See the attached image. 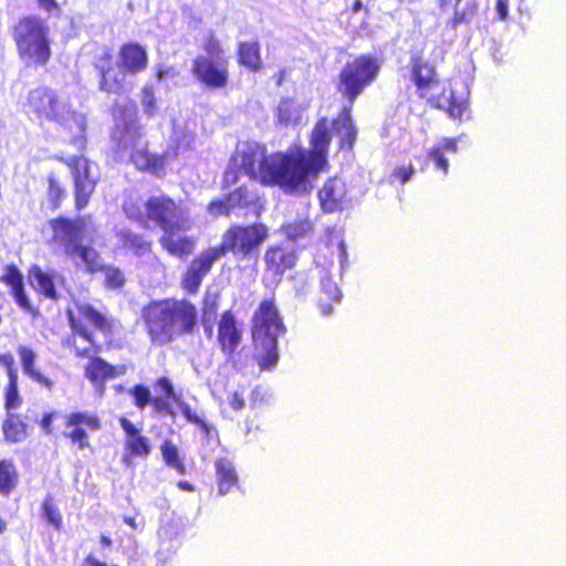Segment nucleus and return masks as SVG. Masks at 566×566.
Masks as SVG:
<instances>
[{
	"label": "nucleus",
	"mask_w": 566,
	"mask_h": 566,
	"mask_svg": "<svg viewBox=\"0 0 566 566\" xmlns=\"http://www.w3.org/2000/svg\"><path fill=\"white\" fill-rule=\"evenodd\" d=\"M331 142L328 119L321 117L310 134V148L293 146L274 159L262 147H249L232 157V161L263 186H279L285 192H307L313 181L331 168Z\"/></svg>",
	"instance_id": "1"
},
{
	"label": "nucleus",
	"mask_w": 566,
	"mask_h": 566,
	"mask_svg": "<svg viewBox=\"0 0 566 566\" xmlns=\"http://www.w3.org/2000/svg\"><path fill=\"white\" fill-rule=\"evenodd\" d=\"M67 319L72 335L67 338V345L75 357L88 361L84 367V376L92 384L94 389L103 394L106 382L126 374L125 365H112L98 354L102 345L96 340L94 333L86 326L88 322L96 331L104 335L114 333V321L99 312L88 303H75V311L67 310Z\"/></svg>",
	"instance_id": "2"
},
{
	"label": "nucleus",
	"mask_w": 566,
	"mask_h": 566,
	"mask_svg": "<svg viewBox=\"0 0 566 566\" xmlns=\"http://www.w3.org/2000/svg\"><path fill=\"white\" fill-rule=\"evenodd\" d=\"M269 227L263 222L232 223L222 233L219 244L210 245L197 254L180 277V287L189 295L198 293L205 277L216 262L232 254L237 260H247L258 254L269 239Z\"/></svg>",
	"instance_id": "3"
},
{
	"label": "nucleus",
	"mask_w": 566,
	"mask_h": 566,
	"mask_svg": "<svg viewBox=\"0 0 566 566\" xmlns=\"http://www.w3.org/2000/svg\"><path fill=\"white\" fill-rule=\"evenodd\" d=\"M140 322L151 345L167 346L199 327L197 305L186 297L154 298L140 308Z\"/></svg>",
	"instance_id": "4"
},
{
	"label": "nucleus",
	"mask_w": 566,
	"mask_h": 566,
	"mask_svg": "<svg viewBox=\"0 0 566 566\" xmlns=\"http://www.w3.org/2000/svg\"><path fill=\"white\" fill-rule=\"evenodd\" d=\"M153 388L155 395H151L150 388L144 384H135L130 387L128 394L137 409L144 410L150 407L157 415L175 417L176 411L172 405H176L187 421L197 426L206 439H218L216 427L195 412L190 405L184 401L181 395L175 390L172 380L169 377L160 376L156 378L153 382Z\"/></svg>",
	"instance_id": "5"
},
{
	"label": "nucleus",
	"mask_w": 566,
	"mask_h": 566,
	"mask_svg": "<svg viewBox=\"0 0 566 566\" xmlns=\"http://www.w3.org/2000/svg\"><path fill=\"white\" fill-rule=\"evenodd\" d=\"M125 216L143 228L155 226L164 231H188L192 222L181 200L165 192L151 195L143 201L128 199L123 203Z\"/></svg>",
	"instance_id": "6"
},
{
	"label": "nucleus",
	"mask_w": 566,
	"mask_h": 566,
	"mask_svg": "<svg viewBox=\"0 0 566 566\" xmlns=\"http://www.w3.org/2000/svg\"><path fill=\"white\" fill-rule=\"evenodd\" d=\"M409 72L410 81L420 99H424L434 108L446 111L452 118H461L468 108V103L461 97H455L451 90L441 87L434 64L422 54L415 53L410 56Z\"/></svg>",
	"instance_id": "7"
},
{
	"label": "nucleus",
	"mask_w": 566,
	"mask_h": 566,
	"mask_svg": "<svg viewBox=\"0 0 566 566\" xmlns=\"http://www.w3.org/2000/svg\"><path fill=\"white\" fill-rule=\"evenodd\" d=\"M10 35L25 66H45L52 57L50 28L36 14H24L11 27Z\"/></svg>",
	"instance_id": "8"
},
{
	"label": "nucleus",
	"mask_w": 566,
	"mask_h": 566,
	"mask_svg": "<svg viewBox=\"0 0 566 566\" xmlns=\"http://www.w3.org/2000/svg\"><path fill=\"white\" fill-rule=\"evenodd\" d=\"M286 332L274 294L263 298L251 318V334L263 355L259 360L261 369H272L279 360L277 338Z\"/></svg>",
	"instance_id": "9"
},
{
	"label": "nucleus",
	"mask_w": 566,
	"mask_h": 566,
	"mask_svg": "<svg viewBox=\"0 0 566 566\" xmlns=\"http://www.w3.org/2000/svg\"><path fill=\"white\" fill-rule=\"evenodd\" d=\"M200 49L205 54H198L191 60L190 74L203 88L210 91L223 90L229 85V56L222 42L213 32H209Z\"/></svg>",
	"instance_id": "10"
},
{
	"label": "nucleus",
	"mask_w": 566,
	"mask_h": 566,
	"mask_svg": "<svg viewBox=\"0 0 566 566\" xmlns=\"http://www.w3.org/2000/svg\"><path fill=\"white\" fill-rule=\"evenodd\" d=\"M380 61L371 54H361L345 63L335 81L336 92L346 104L354 102L370 86L380 73Z\"/></svg>",
	"instance_id": "11"
},
{
	"label": "nucleus",
	"mask_w": 566,
	"mask_h": 566,
	"mask_svg": "<svg viewBox=\"0 0 566 566\" xmlns=\"http://www.w3.org/2000/svg\"><path fill=\"white\" fill-rule=\"evenodd\" d=\"M63 438L76 451H93L90 434L102 429V419L95 412L75 410L62 416Z\"/></svg>",
	"instance_id": "12"
},
{
	"label": "nucleus",
	"mask_w": 566,
	"mask_h": 566,
	"mask_svg": "<svg viewBox=\"0 0 566 566\" xmlns=\"http://www.w3.org/2000/svg\"><path fill=\"white\" fill-rule=\"evenodd\" d=\"M71 172L74 187V208L81 211L86 208L95 192L98 179L92 175V163L82 155L56 157Z\"/></svg>",
	"instance_id": "13"
},
{
	"label": "nucleus",
	"mask_w": 566,
	"mask_h": 566,
	"mask_svg": "<svg viewBox=\"0 0 566 566\" xmlns=\"http://www.w3.org/2000/svg\"><path fill=\"white\" fill-rule=\"evenodd\" d=\"M27 107L39 120L62 123L70 112L69 104L62 101L53 88L42 85L28 93Z\"/></svg>",
	"instance_id": "14"
},
{
	"label": "nucleus",
	"mask_w": 566,
	"mask_h": 566,
	"mask_svg": "<svg viewBox=\"0 0 566 566\" xmlns=\"http://www.w3.org/2000/svg\"><path fill=\"white\" fill-rule=\"evenodd\" d=\"M93 66L97 74L98 90L107 95H122L128 91L126 77L129 75L115 61L111 49H105L95 57Z\"/></svg>",
	"instance_id": "15"
},
{
	"label": "nucleus",
	"mask_w": 566,
	"mask_h": 566,
	"mask_svg": "<svg viewBox=\"0 0 566 566\" xmlns=\"http://www.w3.org/2000/svg\"><path fill=\"white\" fill-rule=\"evenodd\" d=\"M297 261L296 249L284 242L268 245L263 253L264 272L276 281H281L287 271L293 270Z\"/></svg>",
	"instance_id": "16"
},
{
	"label": "nucleus",
	"mask_w": 566,
	"mask_h": 566,
	"mask_svg": "<svg viewBox=\"0 0 566 566\" xmlns=\"http://www.w3.org/2000/svg\"><path fill=\"white\" fill-rule=\"evenodd\" d=\"M242 329L231 310L223 311L217 322V345L227 358H234L242 342Z\"/></svg>",
	"instance_id": "17"
},
{
	"label": "nucleus",
	"mask_w": 566,
	"mask_h": 566,
	"mask_svg": "<svg viewBox=\"0 0 566 566\" xmlns=\"http://www.w3.org/2000/svg\"><path fill=\"white\" fill-rule=\"evenodd\" d=\"M317 198L324 213L343 211L350 202L347 185L338 176H333L325 180L317 192Z\"/></svg>",
	"instance_id": "18"
},
{
	"label": "nucleus",
	"mask_w": 566,
	"mask_h": 566,
	"mask_svg": "<svg viewBox=\"0 0 566 566\" xmlns=\"http://www.w3.org/2000/svg\"><path fill=\"white\" fill-rule=\"evenodd\" d=\"M52 230V241L61 243L63 251L67 255V250L72 244H80L85 228L83 218H69L59 216L49 220Z\"/></svg>",
	"instance_id": "19"
},
{
	"label": "nucleus",
	"mask_w": 566,
	"mask_h": 566,
	"mask_svg": "<svg viewBox=\"0 0 566 566\" xmlns=\"http://www.w3.org/2000/svg\"><path fill=\"white\" fill-rule=\"evenodd\" d=\"M119 424L126 434L125 452L122 461L129 467L133 458H147L150 454L151 443L149 439L142 433V430L127 418H119Z\"/></svg>",
	"instance_id": "20"
},
{
	"label": "nucleus",
	"mask_w": 566,
	"mask_h": 566,
	"mask_svg": "<svg viewBox=\"0 0 566 566\" xmlns=\"http://www.w3.org/2000/svg\"><path fill=\"white\" fill-rule=\"evenodd\" d=\"M0 283L10 289V294L20 308L30 313L32 316L39 315V308L34 307L28 298L23 274L15 264H7L3 268V273L0 275Z\"/></svg>",
	"instance_id": "21"
},
{
	"label": "nucleus",
	"mask_w": 566,
	"mask_h": 566,
	"mask_svg": "<svg viewBox=\"0 0 566 566\" xmlns=\"http://www.w3.org/2000/svg\"><path fill=\"white\" fill-rule=\"evenodd\" d=\"M353 105L345 104L337 116L332 120V130L338 138L339 150H353L357 137L358 128L352 116Z\"/></svg>",
	"instance_id": "22"
},
{
	"label": "nucleus",
	"mask_w": 566,
	"mask_h": 566,
	"mask_svg": "<svg viewBox=\"0 0 566 566\" xmlns=\"http://www.w3.org/2000/svg\"><path fill=\"white\" fill-rule=\"evenodd\" d=\"M117 62L129 75H137L147 70L149 57L144 45L128 41L119 46Z\"/></svg>",
	"instance_id": "23"
},
{
	"label": "nucleus",
	"mask_w": 566,
	"mask_h": 566,
	"mask_svg": "<svg viewBox=\"0 0 566 566\" xmlns=\"http://www.w3.org/2000/svg\"><path fill=\"white\" fill-rule=\"evenodd\" d=\"M175 232L176 231H164L159 238V244L169 255L186 259L193 253L197 239L190 235L175 237Z\"/></svg>",
	"instance_id": "24"
},
{
	"label": "nucleus",
	"mask_w": 566,
	"mask_h": 566,
	"mask_svg": "<svg viewBox=\"0 0 566 566\" xmlns=\"http://www.w3.org/2000/svg\"><path fill=\"white\" fill-rule=\"evenodd\" d=\"M216 481L220 495H226L239 485V475L233 462L227 457L214 460Z\"/></svg>",
	"instance_id": "25"
},
{
	"label": "nucleus",
	"mask_w": 566,
	"mask_h": 566,
	"mask_svg": "<svg viewBox=\"0 0 566 566\" xmlns=\"http://www.w3.org/2000/svg\"><path fill=\"white\" fill-rule=\"evenodd\" d=\"M237 61L239 65L252 73L260 72L263 69L260 42L258 40L239 42Z\"/></svg>",
	"instance_id": "26"
},
{
	"label": "nucleus",
	"mask_w": 566,
	"mask_h": 566,
	"mask_svg": "<svg viewBox=\"0 0 566 566\" xmlns=\"http://www.w3.org/2000/svg\"><path fill=\"white\" fill-rule=\"evenodd\" d=\"M109 114L115 122V130L120 132V137L126 132L137 129L135 125L137 119V105L135 102H129L128 104L115 103L109 108Z\"/></svg>",
	"instance_id": "27"
},
{
	"label": "nucleus",
	"mask_w": 566,
	"mask_h": 566,
	"mask_svg": "<svg viewBox=\"0 0 566 566\" xmlns=\"http://www.w3.org/2000/svg\"><path fill=\"white\" fill-rule=\"evenodd\" d=\"M18 354L23 373L33 381L51 391L54 387V381L35 368L36 354L34 350L28 346L21 345L18 347Z\"/></svg>",
	"instance_id": "28"
},
{
	"label": "nucleus",
	"mask_w": 566,
	"mask_h": 566,
	"mask_svg": "<svg viewBox=\"0 0 566 566\" xmlns=\"http://www.w3.org/2000/svg\"><path fill=\"white\" fill-rule=\"evenodd\" d=\"M130 160L139 171L158 175L165 168L166 155L153 154L146 148H140L130 154Z\"/></svg>",
	"instance_id": "29"
},
{
	"label": "nucleus",
	"mask_w": 566,
	"mask_h": 566,
	"mask_svg": "<svg viewBox=\"0 0 566 566\" xmlns=\"http://www.w3.org/2000/svg\"><path fill=\"white\" fill-rule=\"evenodd\" d=\"M20 484V472L12 459H0V495L8 497Z\"/></svg>",
	"instance_id": "30"
},
{
	"label": "nucleus",
	"mask_w": 566,
	"mask_h": 566,
	"mask_svg": "<svg viewBox=\"0 0 566 566\" xmlns=\"http://www.w3.org/2000/svg\"><path fill=\"white\" fill-rule=\"evenodd\" d=\"M69 256H78L81 261L85 264L86 271L90 273H97L103 271L104 264L102 263V259L99 253L88 245L83 244H72L67 250Z\"/></svg>",
	"instance_id": "31"
},
{
	"label": "nucleus",
	"mask_w": 566,
	"mask_h": 566,
	"mask_svg": "<svg viewBox=\"0 0 566 566\" xmlns=\"http://www.w3.org/2000/svg\"><path fill=\"white\" fill-rule=\"evenodd\" d=\"M118 237L122 248L133 252L136 255H144L151 251V240H148L142 233H136L132 230H123L119 232Z\"/></svg>",
	"instance_id": "32"
},
{
	"label": "nucleus",
	"mask_w": 566,
	"mask_h": 566,
	"mask_svg": "<svg viewBox=\"0 0 566 566\" xmlns=\"http://www.w3.org/2000/svg\"><path fill=\"white\" fill-rule=\"evenodd\" d=\"M28 424L19 415L8 412L2 422V432L4 439L9 442L17 443L27 437Z\"/></svg>",
	"instance_id": "33"
},
{
	"label": "nucleus",
	"mask_w": 566,
	"mask_h": 566,
	"mask_svg": "<svg viewBox=\"0 0 566 566\" xmlns=\"http://www.w3.org/2000/svg\"><path fill=\"white\" fill-rule=\"evenodd\" d=\"M160 452L164 463L168 468L174 469L178 474L181 475L187 473L184 458L181 457L178 447L170 439H165L161 442Z\"/></svg>",
	"instance_id": "34"
},
{
	"label": "nucleus",
	"mask_w": 566,
	"mask_h": 566,
	"mask_svg": "<svg viewBox=\"0 0 566 566\" xmlns=\"http://www.w3.org/2000/svg\"><path fill=\"white\" fill-rule=\"evenodd\" d=\"M30 276L34 280L35 290L48 298L56 300L57 292L54 284L53 275L44 272L39 266H33L30 271Z\"/></svg>",
	"instance_id": "35"
},
{
	"label": "nucleus",
	"mask_w": 566,
	"mask_h": 566,
	"mask_svg": "<svg viewBox=\"0 0 566 566\" xmlns=\"http://www.w3.org/2000/svg\"><path fill=\"white\" fill-rule=\"evenodd\" d=\"M46 199L51 210H57L61 208L64 199L67 196V190L64 184L57 178L55 174H50L46 177Z\"/></svg>",
	"instance_id": "36"
},
{
	"label": "nucleus",
	"mask_w": 566,
	"mask_h": 566,
	"mask_svg": "<svg viewBox=\"0 0 566 566\" xmlns=\"http://www.w3.org/2000/svg\"><path fill=\"white\" fill-rule=\"evenodd\" d=\"M41 516L45 520L46 524L51 525L54 530H62L63 516L52 494H46L44 496L41 503Z\"/></svg>",
	"instance_id": "37"
},
{
	"label": "nucleus",
	"mask_w": 566,
	"mask_h": 566,
	"mask_svg": "<svg viewBox=\"0 0 566 566\" xmlns=\"http://www.w3.org/2000/svg\"><path fill=\"white\" fill-rule=\"evenodd\" d=\"M301 116L300 107L294 99L290 97L282 98L276 108L277 120L287 126L297 123Z\"/></svg>",
	"instance_id": "38"
},
{
	"label": "nucleus",
	"mask_w": 566,
	"mask_h": 566,
	"mask_svg": "<svg viewBox=\"0 0 566 566\" xmlns=\"http://www.w3.org/2000/svg\"><path fill=\"white\" fill-rule=\"evenodd\" d=\"M221 301V293L217 290L207 289L201 298V313L205 319L216 318Z\"/></svg>",
	"instance_id": "39"
},
{
	"label": "nucleus",
	"mask_w": 566,
	"mask_h": 566,
	"mask_svg": "<svg viewBox=\"0 0 566 566\" xmlns=\"http://www.w3.org/2000/svg\"><path fill=\"white\" fill-rule=\"evenodd\" d=\"M19 377L18 375H11V378H8V384L4 387L3 398H4V409L9 412L11 410L18 409L22 405V397L19 394Z\"/></svg>",
	"instance_id": "40"
},
{
	"label": "nucleus",
	"mask_w": 566,
	"mask_h": 566,
	"mask_svg": "<svg viewBox=\"0 0 566 566\" xmlns=\"http://www.w3.org/2000/svg\"><path fill=\"white\" fill-rule=\"evenodd\" d=\"M340 292L336 286H332L331 289H324L321 292V296L318 298V307L324 315H329L333 313V303H339L340 301Z\"/></svg>",
	"instance_id": "41"
},
{
	"label": "nucleus",
	"mask_w": 566,
	"mask_h": 566,
	"mask_svg": "<svg viewBox=\"0 0 566 566\" xmlns=\"http://www.w3.org/2000/svg\"><path fill=\"white\" fill-rule=\"evenodd\" d=\"M105 275L104 285L109 290H120L125 283V274L117 266H103L102 271Z\"/></svg>",
	"instance_id": "42"
},
{
	"label": "nucleus",
	"mask_w": 566,
	"mask_h": 566,
	"mask_svg": "<svg viewBox=\"0 0 566 566\" xmlns=\"http://www.w3.org/2000/svg\"><path fill=\"white\" fill-rule=\"evenodd\" d=\"M478 2L470 1L461 11H454L453 15L450 18L448 24L451 29H455L458 25L462 23H468L469 20L476 15L478 13Z\"/></svg>",
	"instance_id": "43"
},
{
	"label": "nucleus",
	"mask_w": 566,
	"mask_h": 566,
	"mask_svg": "<svg viewBox=\"0 0 566 566\" xmlns=\"http://www.w3.org/2000/svg\"><path fill=\"white\" fill-rule=\"evenodd\" d=\"M478 2L470 1L461 11H454L453 15L450 18L448 24L451 29H455L458 25L462 23H468L469 20L476 15L478 13Z\"/></svg>",
	"instance_id": "44"
},
{
	"label": "nucleus",
	"mask_w": 566,
	"mask_h": 566,
	"mask_svg": "<svg viewBox=\"0 0 566 566\" xmlns=\"http://www.w3.org/2000/svg\"><path fill=\"white\" fill-rule=\"evenodd\" d=\"M228 199L233 209L235 208H247L252 203L250 198L249 190L245 186H241L235 188L233 191L229 192Z\"/></svg>",
	"instance_id": "45"
},
{
	"label": "nucleus",
	"mask_w": 566,
	"mask_h": 566,
	"mask_svg": "<svg viewBox=\"0 0 566 566\" xmlns=\"http://www.w3.org/2000/svg\"><path fill=\"white\" fill-rule=\"evenodd\" d=\"M427 157L436 165L438 169L442 171L444 176L449 174V161L446 157V154L441 151L440 148L431 147L427 151Z\"/></svg>",
	"instance_id": "46"
},
{
	"label": "nucleus",
	"mask_w": 566,
	"mask_h": 566,
	"mask_svg": "<svg viewBox=\"0 0 566 566\" xmlns=\"http://www.w3.org/2000/svg\"><path fill=\"white\" fill-rule=\"evenodd\" d=\"M231 210H233V208L228 196L223 199H214L208 205V211L213 214L229 216Z\"/></svg>",
	"instance_id": "47"
},
{
	"label": "nucleus",
	"mask_w": 566,
	"mask_h": 566,
	"mask_svg": "<svg viewBox=\"0 0 566 566\" xmlns=\"http://www.w3.org/2000/svg\"><path fill=\"white\" fill-rule=\"evenodd\" d=\"M59 417H60V412L55 411V410L44 412L39 421V426H40L41 430L48 436L53 434L55 432L53 422Z\"/></svg>",
	"instance_id": "48"
},
{
	"label": "nucleus",
	"mask_w": 566,
	"mask_h": 566,
	"mask_svg": "<svg viewBox=\"0 0 566 566\" xmlns=\"http://www.w3.org/2000/svg\"><path fill=\"white\" fill-rule=\"evenodd\" d=\"M416 170L413 165H408L403 167H397L390 175V178L394 181H399L401 185L408 182L411 177L415 175Z\"/></svg>",
	"instance_id": "49"
},
{
	"label": "nucleus",
	"mask_w": 566,
	"mask_h": 566,
	"mask_svg": "<svg viewBox=\"0 0 566 566\" xmlns=\"http://www.w3.org/2000/svg\"><path fill=\"white\" fill-rule=\"evenodd\" d=\"M142 94H143L142 102L145 107V112L149 116H154V114L156 112V98H155L153 88L149 86H146L142 90Z\"/></svg>",
	"instance_id": "50"
},
{
	"label": "nucleus",
	"mask_w": 566,
	"mask_h": 566,
	"mask_svg": "<svg viewBox=\"0 0 566 566\" xmlns=\"http://www.w3.org/2000/svg\"><path fill=\"white\" fill-rule=\"evenodd\" d=\"M240 179V168L239 166H230L228 167L222 176V188L228 189L231 186L235 185Z\"/></svg>",
	"instance_id": "51"
},
{
	"label": "nucleus",
	"mask_w": 566,
	"mask_h": 566,
	"mask_svg": "<svg viewBox=\"0 0 566 566\" xmlns=\"http://www.w3.org/2000/svg\"><path fill=\"white\" fill-rule=\"evenodd\" d=\"M434 147L440 148L443 154H454L458 150V143L455 138H444Z\"/></svg>",
	"instance_id": "52"
},
{
	"label": "nucleus",
	"mask_w": 566,
	"mask_h": 566,
	"mask_svg": "<svg viewBox=\"0 0 566 566\" xmlns=\"http://www.w3.org/2000/svg\"><path fill=\"white\" fill-rule=\"evenodd\" d=\"M0 364L3 365L7 368L8 378H11V375H18L17 370L14 368V358L12 354H1L0 355Z\"/></svg>",
	"instance_id": "53"
},
{
	"label": "nucleus",
	"mask_w": 566,
	"mask_h": 566,
	"mask_svg": "<svg viewBox=\"0 0 566 566\" xmlns=\"http://www.w3.org/2000/svg\"><path fill=\"white\" fill-rule=\"evenodd\" d=\"M229 403L234 411L242 410L245 406L243 396L238 391H234L230 395Z\"/></svg>",
	"instance_id": "54"
},
{
	"label": "nucleus",
	"mask_w": 566,
	"mask_h": 566,
	"mask_svg": "<svg viewBox=\"0 0 566 566\" xmlns=\"http://www.w3.org/2000/svg\"><path fill=\"white\" fill-rule=\"evenodd\" d=\"M36 3L39 8L45 11L46 13L60 11V4L57 0H36Z\"/></svg>",
	"instance_id": "55"
},
{
	"label": "nucleus",
	"mask_w": 566,
	"mask_h": 566,
	"mask_svg": "<svg viewBox=\"0 0 566 566\" xmlns=\"http://www.w3.org/2000/svg\"><path fill=\"white\" fill-rule=\"evenodd\" d=\"M496 15L500 20H505L509 15V0H496Z\"/></svg>",
	"instance_id": "56"
},
{
	"label": "nucleus",
	"mask_w": 566,
	"mask_h": 566,
	"mask_svg": "<svg viewBox=\"0 0 566 566\" xmlns=\"http://www.w3.org/2000/svg\"><path fill=\"white\" fill-rule=\"evenodd\" d=\"M86 566H107L106 563L101 562L93 555H87L84 559Z\"/></svg>",
	"instance_id": "57"
},
{
	"label": "nucleus",
	"mask_w": 566,
	"mask_h": 566,
	"mask_svg": "<svg viewBox=\"0 0 566 566\" xmlns=\"http://www.w3.org/2000/svg\"><path fill=\"white\" fill-rule=\"evenodd\" d=\"M177 488L185 492H193L195 491L193 484L186 480H179L177 482Z\"/></svg>",
	"instance_id": "58"
},
{
	"label": "nucleus",
	"mask_w": 566,
	"mask_h": 566,
	"mask_svg": "<svg viewBox=\"0 0 566 566\" xmlns=\"http://www.w3.org/2000/svg\"><path fill=\"white\" fill-rule=\"evenodd\" d=\"M453 3V0H438V7L441 11H447Z\"/></svg>",
	"instance_id": "59"
},
{
	"label": "nucleus",
	"mask_w": 566,
	"mask_h": 566,
	"mask_svg": "<svg viewBox=\"0 0 566 566\" xmlns=\"http://www.w3.org/2000/svg\"><path fill=\"white\" fill-rule=\"evenodd\" d=\"M363 2L361 0H354L353 4H352V12L353 13H358L361 9H363Z\"/></svg>",
	"instance_id": "60"
},
{
	"label": "nucleus",
	"mask_w": 566,
	"mask_h": 566,
	"mask_svg": "<svg viewBox=\"0 0 566 566\" xmlns=\"http://www.w3.org/2000/svg\"><path fill=\"white\" fill-rule=\"evenodd\" d=\"M99 542L103 546L109 547L112 545V539L106 535H101Z\"/></svg>",
	"instance_id": "61"
},
{
	"label": "nucleus",
	"mask_w": 566,
	"mask_h": 566,
	"mask_svg": "<svg viewBox=\"0 0 566 566\" xmlns=\"http://www.w3.org/2000/svg\"><path fill=\"white\" fill-rule=\"evenodd\" d=\"M284 76H285V72L284 71H280L276 74V83H277V85L282 84V82L284 80Z\"/></svg>",
	"instance_id": "62"
},
{
	"label": "nucleus",
	"mask_w": 566,
	"mask_h": 566,
	"mask_svg": "<svg viewBox=\"0 0 566 566\" xmlns=\"http://www.w3.org/2000/svg\"><path fill=\"white\" fill-rule=\"evenodd\" d=\"M7 531V524L4 520L0 516V534H3Z\"/></svg>",
	"instance_id": "63"
},
{
	"label": "nucleus",
	"mask_w": 566,
	"mask_h": 566,
	"mask_svg": "<svg viewBox=\"0 0 566 566\" xmlns=\"http://www.w3.org/2000/svg\"><path fill=\"white\" fill-rule=\"evenodd\" d=\"M125 523L135 527V518L134 517H125Z\"/></svg>",
	"instance_id": "64"
}]
</instances>
